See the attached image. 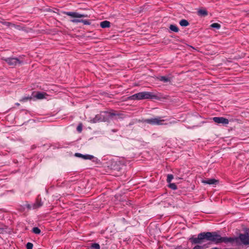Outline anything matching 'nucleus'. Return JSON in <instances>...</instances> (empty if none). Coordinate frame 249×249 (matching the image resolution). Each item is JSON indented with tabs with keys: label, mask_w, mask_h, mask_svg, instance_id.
<instances>
[{
	"label": "nucleus",
	"mask_w": 249,
	"mask_h": 249,
	"mask_svg": "<svg viewBox=\"0 0 249 249\" xmlns=\"http://www.w3.org/2000/svg\"><path fill=\"white\" fill-rule=\"evenodd\" d=\"M119 115V114L116 113L113 110L111 111H101L99 114L96 115L94 118H90L89 122L93 124L102 122H108L114 117Z\"/></svg>",
	"instance_id": "nucleus-1"
},
{
	"label": "nucleus",
	"mask_w": 249,
	"mask_h": 249,
	"mask_svg": "<svg viewBox=\"0 0 249 249\" xmlns=\"http://www.w3.org/2000/svg\"><path fill=\"white\" fill-rule=\"evenodd\" d=\"M205 239L208 241L213 242L215 244H218L221 243L226 244L229 243L230 239L228 237H221L216 232H204Z\"/></svg>",
	"instance_id": "nucleus-2"
},
{
	"label": "nucleus",
	"mask_w": 249,
	"mask_h": 249,
	"mask_svg": "<svg viewBox=\"0 0 249 249\" xmlns=\"http://www.w3.org/2000/svg\"><path fill=\"white\" fill-rule=\"evenodd\" d=\"M229 243L234 244L235 245L243 244L249 245V229L246 230L245 233H240L238 237H230Z\"/></svg>",
	"instance_id": "nucleus-3"
},
{
	"label": "nucleus",
	"mask_w": 249,
	"mask_h": 249,
	"mask_svg": "<svg viewBox=\"0 0 249 249\" xmlns=\"http://www.w3.org/2000/svg\"><path fill=\"white\" fill-rule=\"evenodd\" d=\"M62 13L64 14L67 15L72 18H74L71 20V21L72 23H83L84 25H90L91 24L89 20L79 19L78 18H87L88 16L87 15L81 14L79 13L73 12H65L63 11Z\"/></svg>",
	"instance_id": "nucleus-4"
},
{
	"label": "nucleus",
	"mask_w": 249,
	"mask_h": 249,
	"mask_svg": "<svg viewBox=\"0 0 249 249\" xmlns=\"http://www.w3.org/2000/svg\"><path fill=\"white\" fill-rule=\"evenodd\" d=\"M128 99L131 100H142V99H156L158 98L157 95L153 93L147 91L139 92L128 97Z\"/></svg>",
	"instance_id": "nucleus-5"
},
{
	"label": "nucleus",
	"mask_w": 249,
	"mask_h": 249,
	"mask_svg": "<svg viewBox=\"0 0 249 249\" xmlns=\"http://www.w3.org/2000/svg\"><path fill=\"white\" fill-rule=\"evenodd\" d=\"M1 59L6 62L9 66L15 67L17 65H21L23 63L22 57H2Z\"/></svg>",
	"instance_id": "nucleus-6"
},
{
	"label": "nucleus",
	"mask_w": 249,
	"mask_h": 249,
	"mask_svg": "<svg viewBox=\"0 0 249 249\" xmlns=\"http://www.w3.org/2000/svg\"><path fill=\"white\" fill-rule=\"evenodd\" d=\"M164 120L161 119L160 117L152 118L144 120L143 122L152 125H162L163 124Z\"/></svg>",
	"instance_id": "nucleus-7"
},
{
	"label": "nucleus",
	"mask_w": 249,
	"mask_h": 249,
	"mask_svg": "<svg viewBox=\"0 0 249 249\" xmlns=\"http://www.w3.org/2000/svg\"><path fill=\"white\" fill-rule=\"evenodd\" d=\"M205 239V237L204 232H201L198 234L197 237H192L190 238V240L194 244H199L201 243L202 240Z\"/></svg>",
	"instance_id": "nucleus-8"
},
{
	"label": "nucleus",
	"mask_w": 249,
	"mask_h": 249,
	"mask_svg": "<svg viewBox=\"0 0 249 249\" xmlns=\"http://www.w3.org/2000/svg\"><path fill=\"white\" fill-rule=\"evenodd\" d=\"M213 121L217 124H227L229 121L228 119L222 117H215L213 118Z\"/></svg>",
	"instance_id": "nucleus-9"
},
{
	"label": "nucleus",
	"mask_w": 249,
	"mask_h": 249,
	"mask_svg": "<svg viewBox=\"0 0 249 249\" xmlns=\"http://www.w3.org/2000/svg\"><path fill=\"white\" fill-rule=\"evenodd\" d=\"M75 156L77 157L82 158L84 160H92L94 158V156L90 155H83L80 153H76L75 154Z\"/></svg>",
	"instance_id": "nucleus-10"
},
{
	"label": "nucleus",
	"mask_w": 249,
	"mask_h": 249,
	"mask_svg": "<svg viewBox=\"0 0 249 249\" xmlns=\"http://www.w3.org/2000/svg\"><path fill=\"white\" fill-rule=\"evenodd\" d=\"M202 182L204 184H207L209 185H215L218 180L214 178H208L205 180H202Z\"/></svg>",
	"instance_id": "nucleus-11"
},
{
	"label": "nucleus",
	"mask_w": 249,
	"mask_h": 249,
	"mask_svg": "<svg viewBox=\"0 0 249 249\" xmlns=\"http://www.w3.org/2000/svg\"><path fill=\"white\" fill-rule=\"evenodd\" d=\"M100 26L102 28H108L110 26V23L108 21L105 20L100 23Z\"/></svg>",
	"instance_id": "nucleus-12"
},
{
	"label": "nucleus",
	"mask_w": 249,
	"mask_h": 249,
	"mask_svg": "<svg viewBox=\"0 0 249 249\" xmlns=\"http://www.w3.org/2000/svg\"><path fill=\"white\" fill-rule=\"evenodd\" d=\"M47 94L45 92H37L35 95V97L38 99H42L45 98Z\"/></svg>",
	"instance_id": "nucleus-13"
},
{
	"label": "nucleus",
	"mask_w": 249,
	"mask_h": 249,
	"mask_svg": "<svg viewBox=\"0 0 249 249\" xmlns=\"http://www.w3.org/2000/svg\"><path fill=\"white\" fill-rule=\"evenodd\" d=\"M159 80L164 83H167L170 81V78L168 76H162L158 78Z\"/></svg>",
	"instance_id": "nucleus-14"
},
{
	"label": "nucleus",
	"mask_w": 249,
	"mask_h": 249,
	"mask_svg": "<svg viewBox=\"0 0 249 249\" xmlns=\"http://www.w3.org/2000/svg\"><path fill=\"white\" fill-rule=\"evenodd\" d=\"M197 14L200 16H206L208 15V12L206 10L204 9H200L197 11Z\"/></svg>",
	"instance_id": "nucleus-15"
},
{
	"label": "nucleus",
	"mask_w": 249,
	"mask_h": 249,
	"mask_svg": "<svg viewBox=\"0 0 249 249\" xmlns=\"http://www.w3.org/2000/svg\"><path fill=\"white\" fill-rule=\"evenodd\" d=\"M169 29L171 31H172L174 32H176V33L178 32L179 31L178 27L176 25H173V24L170 25V26L169 27Z\"/></svg>",
	"instance_id": "nucleus-16"
},
{
	"label": "nucleus",
	"mask_w": 249,
	"mask_h": 249,
	"mask_svg": "<svg viewBox=\"0 0 249 249\" xmlns=\"http://www.w3.org/2000/svg\"><path fill=\"white\" fill-rule=\"evenodd\" d=\"M189 23L188 21L186 19H181L179 21V24L181 26H187L189 25Z\"/></svg>",
	"instance_id": "nucleus-17"
},
{
	"label": "nucleus",
	"mask_w": 249,
	"mask_h": 249,
	"mask_svg": "<svg viewBox=\"0 0 249 249\" xmlns=\"http://www.w3.org/2000/svg\"><path fill=\"white\" fill-rule=\"evenodd\" d=\"M91 249H100V246L98 243H93L90 246Z\"/></svg>",
	"instance_id": "nucleus-18"
},
{
	"label": "nucleus",
	"mask_w": 249,
	"mask_h": 249,
	"mask_svg": "<svg viewBox=\"0 0 249 249\" xmlns=\"http://www.w3.org/2000/svg\"><path fill=\"white\" fill-rule=\"evenodd\" d=\"M32 231L35 234H39L41 232L40 230L37 227H34L32 229Z\"/></svg>",
	"instance_id": "nucleus-19"
},
{
	"label": "nucleus",
	"mask_w": 249,
	"mask_h": 249,
	"mask_svg": "<svg viewBox=\"0 0 249 249\" xmlns=\"http://www.w3.org/2000/svg\"><path fill=\"white\" fill-rule=\"evenodd\" d=\"M169 184L168 185L169 187L172 190H175L177 189V187L175 183H169Z\"/></svg>",
	"instance_id": "nucleus-20"
},
{
	"label": "nucleus",
	"mask_w": 249,
	"mask_h": 249,
	"mask_svg": "<svg viewBox=\"0 0 249 249\" xmlns=\"http://www.w3.org/2000/svg\"><path fill=\"white\" fill-rule=\"evenodd\" d=\"M32 99L31 96H27V97H24L22 98L21 99L19 100V101L21 102H26L28 100H31Z\"/></svg>",
	"instance_id": "nucleus-21"
},
{
	"label": "nucleus",
	"mask_w": 249,
	"mask_h": 249,
	"mask_svg": "<svg viewBox=\"0 0 249 249\" xmlns=\"http://www.w3.org/2000/svg\"><path fill=\"white\" fill-rule=\"evenodd\" d=\"M174 178V176L172 174H168L167 175V182L168 183H170L171 181H172V180Z\"/></svg>",
	"instance_id": "nucleus-22"
},
{
	"label": "nucleus",
	"mask_w": 249,
	"mask_h": 249,
	"mask_svg": "<svg viewBox=\"0 0 249 249\" xmlns=\"http://www.w3.org/2000/svg\"><path fill=\"white\" fill-rule=\"evenodd\" d=\"M211 26L212 27V28H216L217 29H219L221 26L219 24L217 23H213L211 24Z\"/></svg>",
	"instance_id": "nucleus-23"
},
{
	"label": "nucleus",
	"mask_w": 249,
	"mask_h": 249,
	"mask_svg": "<svg viewBox=\"0 0 249 249\" xmlns=\"http://www.w3.org/2000/svg\"><path fill=\"white\" fill-rule=\"evenodd\" d=\"M3 24L8 27H10V26L15 27V24H14L11 22H3Z\"/></svg>",
	"instance_id": "nucleus-24"
},
{
	"label": "nucleus",
	"mask_w": 249,
	"mask_h": 249,
	"mask_svg": "<svg viewBox=\"0 0 249 249\" xmlns=\"http://www.w3.org/2000/svg\"><path fill=\"white\" fill-rule=\"evenodd\" d=\"M33 244L31 243L28 242L26 244V249H33Z\"/></svg>",
	"instance_id": "nucleus-25"
},
{
	"label": "nucleus",
	"mask_w": 249,
	"mask_h": 249,
	"mask_svg": "<svg viewBox=\"0 0 249 249\" xmlns=\"http://www.w3.org/2000/svg\"><path fill=\"white\" fill-rule=\"evenodd\" d=\"M76 129L78 132H81L82 130V124H79L77 126Z\"/></svg>",
	"instance_id": "nucleus-26"
},
{
	"label": "nucleus",
	"mask_w": 249,
	"mask_h": 249,
	"mask_svg": "<svg viewBox=\"0 0 249 249\" xmlns=\"http://www.w3.org/2000/svg\"><path fill=\"white\" fill-rule=\"evenodd\" d=\"M42 205V204H41L40 203H36V204H34V208L36 209V208H37L38 207H39L40 206H41Z\"/></svg>",
	"instance_id": "nucleus-27"
},
{
	"label": "nucleus",
	"mask_w": 249,
	"mask_h": 249,
	"mask_svg": "<svg viewBox=\"0 0 249 249\" xmlns=\"http://www.w3.org/2000/svg\"><path fill=\"white\" fill-rule=\"evenodd\" d=\"M203 247L201 246L196 245L193 249H202Z\"/></svg>",
	"instance_id": "nucleus-28"
},
{
	"label": "nucleus",
	"mask_w": 249,
	"mask_h": 249,
	"mask_svg": "<svg viewBox=\"0 0 249 249\" xmlns=\"http://www.w3.org/2000/svg\"><path fill=\"white\" fill-rule=\"evenodd\" d=\"M15 105L17 106H19L20 105V104L18 103H16Z\"/></svg>",
	"instance_id": "nucleus-29"
},
{
	"label": "nucleus",
	"mask_w": 249,
	"mask_h": 249,
	"mask_svg": "<svg viewBox=\"0 0 249 249\" xmlns=\"http://www.w3.org/2000/svg\"><path fill=\"white\" fill-rule=\"evenodd\" d=\"M28 207L29 208H30V205H28Z\"/></svg>",
	"instance_id": "nucleus-30"
}]
</instances>
